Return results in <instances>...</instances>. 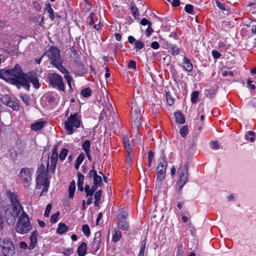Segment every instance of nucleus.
<instances>
[{
  "label": "nucleus",
  "mask_w": 256,
  "mask_h": 256,
  "mask_svg": "<svg viewBox=\"0 0 256 256\" xmlns=\"http://www.w3.org/2000/svg\"><path fill=\"white\" fill-rule=\"evenodd\" d=\"M13 72H16L18 74H16V79L14 82H10V83L16 84H20L24 87L27 90H30V82L32 83L34 87L36 89L40 88V84L39 82L37 77L30 73L28 74H24L18 64H16L13 68ZM16 72H12V74H15Z\"/></svg>",
  "instance_id": "f257e3e1"
},
{
  "label": "nucleus",
  "mask_w": 256,
  "mask_h": 256,
  "mask_svg": "<svg viewBox=\"0 0 256 256\" xmlns=\"http://www.w3.org/2000/svg\"><path fill=\"white\" fill-rule=\"evenodd\" d=\"M32 228L30 218L25 212L20 215L16 224V231L20 234H25L28 232Z\"/></svg>",
  "instance_id": "f03ea898"
},
{
  "label": "nucleus",
  "mask_w": 256,
  "mask_h": 256,
  "mask_svg": "<svg viewBox=\"0 0 256 256\" xmlns=\"http://www.w3.org/2000/svg\"><path fill=\"white\" fill-rule=\"evenodd\" d=\"M188 163L185 162L182 164L180 168L178 170V180L176 182V185L178 190L180 192L183 186L188 180Z\"/></svg>",
  "instance_id": "7ed1b4c3"
},
{
  "label": "nucleus",
  "mask_w": 256,
  "mask_h": 256,
  "mask_svg": "<svg viewBox=\"0 0 256 256\" xmlns=\"http://www.w3.org/2000/svg\"><path fill=\"white\" fill-rule=\"evenodd\" d=\"M81 122L80 116L78 112L70 114L64 122V126L68 132V134H72L74 132V128H78Z\"/></svg>",
  "instance_id": "20e7f679"
},
{
  "label": "nucleus",
  "mask_w": 256,
  "mask_h": 256,
  "mask_svg": "<svg viewBox=\"0 0 256 256\" xmlns=\"http://www.w3.org/2000/svg\"><path fill=\"white\" fill-rule=\"evenodd\" d=\"M132 116L135 126L138 127L140 124L141 114L143 112V106L142 104H138L136 102L132 104Z\"/></svg>",
  "instance_id": "39448f33"
},
{
  "label": "nucleus",
  "mask_w": 256,
  "mask_h": 256,
  "mask_svg": "<svg viewBox=\"0 0 256 256\" xmlns=\"http://www.w3.org/2000/svg\"><path fill=\"white\" fill-rule=\"evenodd\" d=\"M0 244L5 256H12L15 253L13 242L8 238H0Z\"/></svg>",
  "instance_id": "423d86ee"
},
{
  "label": "nucleus",
  "mask_w": 256,
  "mask_h": 256,
  "mask_svg": "<svg viewBox=\"0 0 256 256\" xmlns=\"http://www.w3.org/2000/svg\"><path fill=\"white\" fill-rule=\"evenodd\" d=\"M48 78L50 84L53 88H56L60 91H64V85L60 76L56 74H50L48 75Z\"/></svg>",
  "instance_id": "0eeeda50"
},
{
  "label": "nucleus",
  "mask_w": 256,
  "mask_h": 256,
  "mask_svg": "<svg viewBox=\"0 0 256 256\" xmlns=\"http://www.w3.org/2000/svg\"><path fill=\"white\" fill-rule=\"evenodd\" d=\"M18 176L22 180V182L24 188L28 187L32 182V174L29 168H24L20 170Z\"/></svg>",
  "instance_id": "6e6552de"
},
{
  "label": "nucleus",
  "mask_w": 256,
  "mask_h": 256,
  "mask_svg": "<svg viewBox=\"0 0 256 256\" xmlns=\"http://www.w3.org/2000/svg\"><path fill=\"white\" fill-rule=\"evenodd\" d=\"M13 72V68H5L3 70H0V78L4 80L6 82H14L16 79V74H18V73L16 72L15 74H12Z\"/></svg>",
  "instance_id": "1a4fd4ad"
},
{
  "label": "nucleus",
  "mask_w": 256,
  "mask_h": 256,
  "mask_svg": "<svg viewBox=\"0 0 256 256\" xmlns=\"http://www.w3.org/2000/svg\"><path fill=\"white\" fill-rule=\"evenodd\" d=\"M46 54L52 60V63L53 64L60 61L59 50L56 48L51 47Z\"/></svg>",
  "instance_id": "9d476101"
},
{
  "label": "nucleus",
  "mask_w": 256,
  "mask_h": 256,
  "mask_svg": "<svg viewBox=\"0 0 256 256\" xmlns=\"http://www.w3.org/2000/svg\"><path fill=\"white\" fill-rule=\"evenodd\" d=\"M167 166L166 161H163L162 162L158 164L156 168L157 180L162 181L164 179Z\"/></svg>",
  "instance_id": "9b49d317"
},
{
  "label": "nucleus",
  "mask_w": 256,
  "mask_h": 256,
  "mask_svg": "<svg viewBox=\"0 0 256 256\" xmlns=\"http://www.w3.org/2000/svg\"><path fill=\"white\" fill-rule=\"evenodd\" d=\"M2 102L6 106L11 108L14 110H18L20 108L19 104L17 101H13L8 95L4 96L1 98Z\"/></svg>",
  "instance_id": "f8f14e48"
},
{
  "label": "nucleus",
  "mask_w": 256,
  "mask_h": 256,
  "mask_svg": "<svg viewBox=\"0 0 256 256\" xmlns=\"http://www.w3.org/2000/svg\"><path fill=\"white\" fill-rule=\"evenodd\" d=\"M62 73L64 74V77L66 80L67 83L70 87H71L72 78L68 71L62 64L60 61L56 62L54 64Z\"/></svg>",
  "instance_id": "ddd939ff"
},
{
  "label": "nucleus",
  "mask_w": 256,
  "mask_h": 256,
  "mask_svg": "<svg viewBox=\"0 0 256 256\" xmlns=\"http://www.w3.org/2000/svg\"><path fill=\"white\" fill-rule=\"evenodd\" d=\"M57 161H46V170H50L54 172L55 170L56 164ZM37 174H46L47 173V170H45L44 165L42 164L38 168L37 170Z\"/></svg>",
  "instance_id": "4468645a"
},
{
  "label": "nucleus",
  "mask_w": 256,
  "mask_h": 256,
  "mask_svg": "<svg viewBox=\"0 0 256 256\" xmlns=\"http://www.w3.org/2000/svg\"><path fill=\"white\" fill-rule=\"evenodd\" d=\"M36 182L38 186H41L42 184H44V186L49 187L50 182L48 177V174H38L36 178Z\"/></svg>",
  "instance_id": "2eb2a0df"
},
{
  "label": "nucleus",
  "mask_w": 256,
  "mask_h": 256,
  "mask_svg": "<svg viewBox=\"0 0 256 256\" xmlns=\"http://www.w3.org/2000/svg\"><path fill=\"white\" fill-rule=\"evenodd\" d=\"M101 236L102 233L100 231H98L94 234V238L92 244V250L93 252H97L100 247Z\"/></svg>",
  "instance_id": "dca6fc26"
},
{
  "label": "nucleus",
  "mask_w": 256,
  "mask_h": 256,
  "mask_svg": "<svg viewBox=\"0 0 256 256\" xmlns=\"http://www.w3.org/2000/svg\"><path fill=\"white\" fill-rule=\"evenodd\" d=\"M112 114H114L113 108L112 106L109 104L108 106H106L104 108L100 114V118H104V116L106 120H109Z\"/></svg>",
  "instance_id": "f3484780"
},
{
  "label": "nucleus",
  "mask_w": 256,
  "mask_h": 256,
  "mask_svg": "<svg viewBox=\"0 0 256 256\" xmlns=\"http://www.w3.org/2000/svg\"><path fill=\"white\" fill-rule=\"evenodd\" d=\"M38 235V232L36 230H34L31 234L30 236V244H29L28 248L29 250H32L35 247L37 244V236Z\"/></svg>",
  "instance_id": "a211bd4d"
},
{
  "label": "nucleus",
  "mask_w": 256,
  "mask_h": 256,
  "mask_svg": "<svg viewBox=\"0 0 256 256\" xmlns=\"http://www.w3.org/2000/svg\"><path fill=\"white\" fill-rule=\"evenodd\" d=\"M12 216L14 217H18L20 214L24 212L22 206L21 205L20 202L14 204L12 205Z\"/></svg>",
  "instance_id": "6ab92c4d"
},
{
  "label": "nucleus",
  "mask_w": 256,
  "mask_h": 256,
  "mask_svg": "<svg viewBox=\"0 0 256 256\" xmlns=\"http://www.w3.org/2000/svg\"><path fill=\"white\" fill-rule=\"evenodd\" d=\"M46 124V122L44 120H40L32 124L30 126V128L32 130L36 132L42 129Z\"/></svg>",
  "instance_id": "aec40b11"
},
{
  "label": "nucleus",
  "mask_w": 256,
  "mask_h": 256,
  "mask_svg": "<svg viewBox=\"0 0 256 256\" xmlns=\"http://www.w3.org/2000/svg\"><path fill=\"white\" fill-rule=\"evenodd\" d=\"M182 64L183 68L186 71L190 72L192 70L193 66L190 60L188 58L184 56L183 58V62Z\"/></svg>",
  "instance_id": "412c9836"
},
{
  "label": "nucleus",
  "mask_w": 256,
  "mask_h": 256,
  "mask_svg": "<svg viewBox=\"0 0 256 256\" xmlns=\"http://www.w3.org/2000/svg\"><path fill=\"white\" fill-rule=\"evenodd\" d=\"M244 137L246 141L254 142L256 138V134L253 131L250 130L245 133Z\"/></svg>",
  "instance_id": "4be33fe9"
},
{
  "label": "nucleus",
  "mask_w": 256,
  "mask_h": 256,
  "mask_svg": "<svg viewBox=\"0 0 256 256\" xmlns=\"http://www.w3.org/2000/svg\"><path fill=\"white\" fill-rule=\"evenodd\" d=\"M118 230L123 229L125 231L129 230V224L126 220H118Z\"/></svg>",
  "instance_id": "5701e85b"
},
{
  "label": "nucleus",
  "mask_w": 256,
  "mask_h": 256,
  "mask_svg": "<svg viewBox=\"0 0 256 256\" xmlns=\"http://www.w3.org/2000/svg\"><path fill=\"white\" fill-rule=\"evenodd\" d=\"M128 215V212L124 208H120L117 212L118 220H126Z\"/></svg>",
  "instance_id": "b1692460"
},
{
  "label": "nucleus",
  "mask_w": 256,
  "mask_h": 256,
  "mask_svg": "<svg viewBox=\"0 0 256 256\" xmlns=\"http://www.w3.org/2000/svg\"><path fill=\"white\" fill-rule=\"evenodd\" d=\"M7 196L10 200L12 205L20 202L18 196L14 192L8 191L7 192Z\"/></svg>",
  "instance_id": "393cba45"
},
{
  "label": "nucleus",
  "mask_w": 256,
  "mask_h": 256,
  "mask_svg": "<svg viewBox=\"0 0 256 256\" xmlns=\"http://www.w3.org/2000/svg\"><path fill=\"white\" fill-rule=\"evenodd\" d=\"M87 246L86 242H82L78 248V256H84L86 254Z\"/></svg>",
  "instance_id": "a878e982"
},
{
  "label": "nucleus",
  "mask_w": 256,
  "mask_h": 256,
  "mask_svg": "<svg viewBox=\"0 0 256 256\" xmlns=\"http://www.w3.org/2000/svg\"><path fill=\"white\" fill-rule=\"evenodd\" d=\"M90 142L88 140H86V141H84L82 144V148L84 151L85 152L86 154L87 157L89 159V160H90Z\"/></svg>",
  "instance_id": "bb28decb"
},
{
  "label": "nucleus",
  "mask_w": 256,
  "mask_h": 256,
  "mask_svg": "<svg viewBox=\"0 0 256 256\" xmlns=\"http://www.w3.org/2000/svg\"><path fill=\"white\" fill-rule=\"evenodd\" d=\"M68 230V228L66 224L62 222H60L58 224V227L56 229L57 233L62 234L66 232H67Z\"/></svg>",
  "instance_id": "cd10ccee"
},
{
  "label": "nucleus",
  "mask_w": 256,
  "mask_h": 256,
  "mask_svg": "<svg viewBox=\"0 0 256 256\" xmlns=\"http://www.w3.org/2000/svg\"><path fill=\"white\" fill-rule=\"evenodd\" d=\"M75 190V182L74 180H72L70 182V184L68 186V197L70 198H74Z\"/></svg>",
  "instance_id": "c85d7f7f"
},
{
  "label": "nucleus",
  "mask_w": 256,
  "mask_h": 256,
  "mask_svg": "<svg viewBox=\"0 0 256 256\" xmlns=\"http://www.w3.org/2000/svg\"><path fill=\"white\" fill-rule=\"evenodd\" d=\"M78 190H80V191L82 192V191H83V190H84L83 183H84V176L80 172L78 173Z\"/></svg>",
  "instance_id": "c756f323"
},
{
  "label": "nucleus",
  "mask_w": 256,
  "mask_h": 256,
  "mask_svg": "<svg viewBox=\"0 0 256 256\" xmlns=\"http://www.w3.org/2000/svg\"><path fill=\"white\" fill-rule=\"evenodd\" d=\"M176 121L180 124H184L185 122V118L183 114L180 112L174 113Z\"/></svg>",
  "instance_id": "7c9ffc66"
},
{
  "label": "nucleus",
  "mask_w": 256,
  "mask_h": 256,
  "mask_svg": "<svg viewBox=\"0 0 256 256\" xmlns=\"http://www.w3.org/2000/svg\"><path fill=\"white\" fill-rule=\"evenodd\" d=\"M123 142L126 152L128 153V155H130V152H132V148L129 140L128 138H124Z\"/></svg>",
  "instance_id": "2f4dec72"
},
{
  "label": "nucleus",
  "mask_w": 256,
  "mask_h": 256,
  "mask_svg": "<svg viewBox=\"0 0 256 256\" xmlns=\"http://www.w3.org/2000/svg\"><path fill=\"white\" fill-rule=\"evenodd\" d=\"M122 237V232L120 230H115L112 236V240L114 242H116L120 240Z\"/></svg>",
  "instance_id": "473e14b6"
},
{
  "label": "nucleus",
  "mask_w": 256,
  "mask_h": 256,
  "mask_svg": "<svg viewBox=\"0 0 256 256\" xmlns=\"http://www.w3.org/2000/svg\"><path fill=\"white\" fill-rule=\"evenodd\" d=\"M169 48L170 49V52L172 55H176L180 52L179 48L176 45L170 44L169 45Z\"/></svg>",
  "instance_id": "72a5a7b5"
},
{
  "label": "nucleus",
  "mask_w": 256,
  "mask_h": 256,
  "mask_svg": "<svg viewBox=\"0 0 256 256\" xmlns=\"http://www.w3.org/2000/svg\"><path fill=\"white\" fill-rule=\"evenodd\" d=\"M91 90L89 88H86L82 90L80 94L84 98H88L91 95Z\"/></svg>",
  "instance_id": "f704fd0d"
},
{
  "label": "nucleus",
  "mask_w": 256,
  "mask_h": 256,
  "mask_svg": "<svg viewBox=\"0 0 256 256\" xmlns=\"http://www.w3.org/2000/svg\"><path fill=\"white\" fill-rule=\"evenodd\" d=\"M93 184L95 185H98L100 186L102 184V177L98 175L95 176L93 178Z\"/></svg>",
  "instance_id": "c9c22d12"
},
{
  "label": "nucleus",
  "mask_w": 256,
  "mask_h": 256,
  "mask_svg": "<svg viewBox=\"0 0 256 256\" xmlns=\"http://www.w3.org/2000/svg\"><path fill=\"white\" fill-rule=\"evenodd\" d=\"M199 93L198 91H194L191 94V102L195 104L197 102Z\"/></svg>",
  "instance_id": "e433bc0d"
},
{
  "label": "nucleus",
  "mask_w": 256,
  "mask_h": 256,
  "mask_svg": "<svg viewBox=\"0 0 256 256\" xmlns=\"http://www.w3.org/2000/svg\"><path fill=\"white\" fill-rule=\"evenodd\" d=\"M68 150L66 148H64L61 150L60 154H59V158L60 160H64L66 157V156L68 155Z\"/></svg>",
  "instance_id": "4c0bfd02"
},
{
  "label": "nucleus",
  "mask_w": 256,
  "mask_h": 256,
  "mask_svg": "<svg viewBox=\"0 0 256 256\" xmlns=\"http://www.w3.org/2000/svg\"><path fill=\"white\" fill-rule=\"evenodd\" d=\"M130 9L134 17L139 16L140 14L138 12V9L134 4L130 5Z\"/></svg>",
  "instance_id": "58836bf2"
},
{
  "label": "nucleus",
  "mask_w": 256,
  "mask_h": 256,
  "mask_svg": "<svg viewBox=\"0 0 256 256\" xmlns=\"http://www.w3.org/2000/svg\"><path fill=\"white\" fill-rule=\"evenodd\" d=\"M82 231L84 234L88 236L90 234V229L88 224H84L82 227Z\"/></svg>",
  "instance_id": "ea45409f"
},
{
  "label": "nucleus",
  "mask_w": 256,
  "mask_h": 256,
  "mask_svg": "<svg viewBox=\"0 0 256 256\" xmlns=\"http://www.w3.org/2000/svg\"><path fill=\"white\" fill-rule=\"evenodd\" d=\"M188 127L186 126H184L180 130V132L182 137H185L188 134Z\"/></svg>",
  "instance_id": "a19ab883"
},
{
  "label": "nucleus",
  "mask_w": 256,
  "mask_h": 256,
  "mask_svg": "<svg viewBox=\"0 0 256 256\" xmlns=\"http://www.w3.org/2000/svg\"><path fill=\"white\" fill-rule=\"evenodd\" d=\"M60 215V212L58 211L54 214H52L50 216V221L52 224L56 223L57 222L58 218Z\"/></svg>",
  "instance_id": "79ce46f5"
},
{
  "label": "nucleus",
  "mask_w": 256,
  "mask_h": 256,
  "mask_svg": "<svg viewBox=\"0 0 256 256\" xmlns=\"http://www.w3.org/2000/svg\"><path fill=\"white\" fill-rule=\"evenodd\" d=\"M144 46V44L140 40H136L134 44V48H136V52L142 49Z\"/></svg>",
  "instance_id": "37998d69"
},
{
  "label": "nucleus",
  "mask_w": 256,
  "mask_h": 256,
  "mask_svg": "<svg viewBox=\"0 0 256 256\" xmlns=\"http://www.w3.org/2000/svg\"><path fill=\"white\" fill-rule=\"evenodd\" d=\"M8 154L13 160H16L18 158V154L14 149L10 150L8 152Z\"/></svg>",
  "instance_id": "c03bdc74"
},
{
  "label": "nucleus",
  "mask_w": 256,
  "mask_h": 256,
  "mask_svg": "<svg viewBox=\"0 0 256 256\" xmlns=\"http://www.w3.org/2000/svg\"><path fill=\"white\" fill-rule=\"evenodd\" d=\"M45 12L48 14L54 13L53 9L51 7V5L49 2H47L45 4Z\"/></svg>",
  "instance_id": "a18cd8bd"
},
{
  "label": "nucleus",
  "mask_w": 256,
  "mask_h": 256,
  "mask_svg": "<svg viewBox=\"0 0 256 256\" xmlns=\"http://www.w3.org/2000/svg\"><path fill=\"white\" fill-rule=\"evenodd\" d=\"M35 19L36 20H40V21L39 22V26H44V16L43 15H38V16H36Z\"/></svg>",
  "instance_id": "49530a36"
},
{
  "label": "nucleus",
  "mask_w": 256,
  "mask_h": 256,
  "mask_svg": "<svg viewBox=\"0 0 256 256\" xmlns=\"http://www.w3.org/2000/svg\"><path fill=\"white\" fill-rule=\"evenodd\" d=\"M58 154L57 152L56 148H54L52 153L51 156L50 160H58Z\"/></svg>",
  "instance_id": "de8ad7c7"
},
{
  "label": "nucleus",
  "mask_w": 256,
  "mask_h": 256,
  "mask_svg": "<svg viewBox=\"0 0 256 256\" xmlns=\"http://www.w3.org/2000/svg\"><path fill=\"white\" fill-rule=\"evenodd\" d=\"M4 222L5 218L4 216L0 214V231L3 229Z\"/></svg>",
  "instance_id": "09e8293b"
},
{
  "label": "nucleus",
  "mask_w": 256,
  "mask_h": 256,
  "mask_svg": "<svg viewBox=\"0 0 256 256\" xmlns=\"http://www.w3.org/2000/svg\"><path fill=\"white\" fill-rule=\"evenodd\" d=\"M73 252L74 250L72 248H68L65 249L63 252L64 254L66 256H70Z\"/></svg>",
  "instance_id": "8fccbe9b"
},
{
  "label": "nucleus",
  "mask_w": 256,
  "mask_h": 256,
  "mask_svg": "<svg viewBox=\"0 0 256 256\" xmlns=\"http://www.w3.org/2000/svg\"><path fill=\"white\" fill-rule=\"evenodd\" d=\"M20 98L22 99V101L26 104H29L30 98L26 94H22L20 95Z\"/></svg>",
  "instance_id": "3c124183"
},
{
  "label": "nucleus",
  "mask_w": 256,
  "mask_h": 256,
  "mask_svg": "<svg viewBox=\"0 0 256 256\" xmlns=\"http://www.w3.org/2000/svg\"><path fill=\"white\" fill-rule=\"evenodd\" d=\"M210 147L212 150H218L219 148V144L218 142H212L210 144Z\"/></svg>",
  "instance_id": "603ef678"
},
{
  "label": "nucleus",
  "mask_w": 256,
  "mask_h": 256,
  "mask_svg": "<svg viewBox=\"0 0 256 256\" xmlns=\"http://www.w3.org/2000/svg\"><path fill=\"white\" fill-rule=\"evenodd\" d=\"M154 30L151 26V25H150V24H149V26H148V27L146 30V36L149 37L151 34L153 32Z\"/></svg>",
  "instance_id": "864d4df0"
},
{
  "label": "nucleus",
  "mask_w": 256,
  "mask_h": 256,
  "mask_svg": "<svg viewBox=\"0 0 256 256\" xmlns=\"http://www.w3.org/2000/svg\"><path fill=\"white\" fill-rule=\"evenodd\" d=\"M52 208V206L50 204H48L46 206V210L44 213V215L46 217H48L49 214H50V212Z\"/></svg>",
  "instance_id": "5fc2aeb1"
},
{
  "label": "nucleus",
  "mask_w": 256,
  "mask_h": 256,
  "mask_svg": "<svg viewBox=\"0 0 256 256\" xmlns=\"http://www.w3.org/2000/svg\"><path fill=\"white\" fill-rule=\"evenodd\" d=\"M212 54L214 59H218L222 56V54L218 52L216 50H212Z\"/></svg>",
  "instance_id": "6e6d98bb"
},
{
  "label": "nucleus",
  "mask_w": 256,
  "mask_h": 256,
  "mask_svg": "<svg viewBox=\"0 0 256 256\" xmlns=\"http://www.w3.org/2000/svg\"><path fill=\"white\" fill-rule=\"evenodd\" d=\"M184 10L186 12L191 14L193 10V6L191 4H186L184 8Z\"/></svg>",
  "instance_id": "4d7b16f0"
},
{
  "label": "nucleus",
  "mask_w": 256,
  "mask_h": 256,
  "mask_svg": "<svg viewBox=\"0 0 256 256\" xmlns=\"http://www.w3.org/2000/svg\"><path fill=\"white\" fill-rule=\"evenodd\" d=\"M102 190H100L96 192L94 194V199L95 200H97L98 201L100 200L101 196H102Z\"/></svg>",
  "instance_id": "13d9d810"
},
{
  "label": "nucleus",
  "mask_w": 256,
  "mask_h": 256,
  "mask_svg": "<svg viewBox=\"0 0 256 256\" xmlns=\"http://www.w3.org/2000/svg\"><path fill=\"white\" fill-rule=\"evenodd\" d=\"M32 5L36 11L39 12L40 10L42 7L40 4L38 2H32Z\"/></svg>",
  "instance_id": "bf43d9fd"
},
{
  "label": "nucleus",
  "mask_w": 256,
  "mask_h": 256,
  "mask_svg": "<svg viewBox=\"0 0 256 256\" xmlns=\"http://www.w3.org/2000/svg\"><path fill=\"white\" fill-rule=\"evenodd\" d=\"M98 175L96 172L94 170H91L88 173V177L90 178H94L95 176H96Z\"/></svg>",
  "instance_id": "052dcab7"
},
{
  "label": "nucleus",
  "mask_w": 256,
  "mask_h": 256,
  "mask_svg": "<svg viewBox=\"0 0 256 256\" xmlns=\"http://www.w3.org/2000/svg\"><path fill=\"white\" fill-rule=\"evenodd\" d=\"M128 66L130 68H132V69L136 70V62L134 60H130L128 64Z\"/></svg>",
  "instance_id": "680f3d73"
},
{
  "label": "nucleus",
  "mask_w": 256,
  "mask_h": 256,
  "mask_svg": "<svg viewBox=\"0 0 256 256\" xmlns=\"http://www.w3.org/2000/svg\"><path fill=\"white\" fill-rule=\"evenodd\" d=\"M150 24V25H152L150 22H149L146 18H142L140 20V24L142 26H146L147 24L149 26Z\"/></svg>",
  "instance_id": "e2e57ef3"
},
{
  "label": "nucleus",
  "mask_w": 256,
  "mask_h": 256,
  "mask_svg": "<svg viewBox=\"0 0 256 256\" xmlns=\"http://www.w3.org/2000/svg\"><path fill=\"white\" fill-rule=\"evenodd\" d=\"M151 48L154 50H158L160 48V44L157 42H153L151 44Z\"/></svg>",
  "instance_id": "0e129e2a"
},
{
  "label": "nucleus",
  "mask_w": 256,
  "mask_h": 256,
  "mask_svg": "<svg viewBox=\"0 0 256 256\" xmlns=\"http://www.w3.org/2000/svg\"><path fill=\"white\" fill-rule=\"evenodd\" d=\"M216 5L217 6L222 10H226V6L224 4L220 2L219 1H216Z\"/></svg>",
  "instance_id": "69168bd1"
},
{
  "label": "nucleus",
  "mask_w": 256,
  "mask_h": 256,
  "mask_svg": "<svg viewBox=\"0 0 256 256\" xmlns=\"http://www.w3.org/2000/svg\"><path fill=\"white\" fill-rule=\"evenodd\" d=\"M176 256H184V251L182 248V246L178 247L176 252Z\"/></svg>",
  "instance_id": "338daca9"
},
{
  "label": "nucleus",
  "mask_w": 256,
  "mask_h": 256,
  "mask_svg": "<svg viewBox=\"0 0 256 256\" xmlns=\"http://www.w3.org/2000/svg\"><path fill=\"white\" fill-rule=\"evenodd\" d=\"M146 241L144 240L142 242V245H141L140 250V252L144 254V251H145V248H146Z\"/></svg>",
  "instance_id": "774afa93"
}]
</instances>
